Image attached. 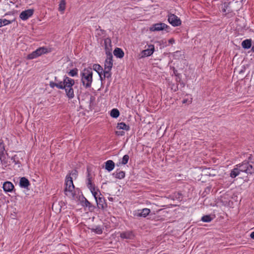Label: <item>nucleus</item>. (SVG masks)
<instances>
[{
    "instance_id": "nucleus-1",
    "label": "nucleus",
    "mask_w": 254,
    "mask_h": 254,
    "mask_svg": "<svg viewBox=\"0 0 254 254\" xmlns=\"http://www.w3.org/2000/svg\"><path fill=\"white\" fill-rule=\"evenodd\" d=\"M81 81L85 88L91 87L93 81L92 68H85L80 73Z\"/></svg>"
},
{
    "instance_id": "nucleus-2",
    "label": "nucleus",
    "mask_w": 254,
    "mask_h": 254,
    "mask_svg": "<svg viewBox=\"0 0 254 254\" xmlns=\"http://www.w3.org/2000/svg\"><path fill=\"white\" fill-rule=\"evenodd\" d=\"M240 172L246 173L248 174L254 173V167L248 162L244 161L242 164L237 165Z\"/></svg>"
},
{
    "instance_id": "nucleus-3",
    "label": "nucleus",
    "mask_w": 254,
    "mask_h": 254,
    "mask_svg": "<svg viewBox=\"0 0 254 254\" xmlns=\"http://www.w3.org/2000/svg\"><path fill=\"white\" fill-rule=\"evenodd\" d=\"M65 188L64 189V192L65 194L67 195V192H69L70 193L71 195H73V192L74 191L75 187L73 183L72 178L67 175L65 178Z\"/></svg>"
},
{
    "instance_id": "nucleus-4",
    "label": "nucleus",
    "mask_w": 254,
    "mask_h": 254,
    "mask_svg": "<svg viewBox=\"0 0 254 254\" xmlns=\"http://www.w3.org/2000/svg\"><path fill=\"white\" fill-rule=\"evenodd\" d=\"M48 53V49L45 47H40L33 51L27 56V59L32 60L35 59L42 54Z\"/></svg>"
},
{
    "instance_id": "nucleus-5",
    "label": "nucleus",
    "mask_w": 254,
    "mask_h": 254,
    "mask_svg": "<svg viewBox=\"0 0 254 254\" xmlns=\"http://www.w3.org/2000/svg\"><path fill=\"white\" fill-rule=\"evenodd\" d=\"M168 22L174 27L178 26L181 25V19L174 14H169L168 18Z\"/></svg>"
},
{
    "instance_id": "nucleus-6",
    "label": "nucleus",
    "mask_w": 254,
    "mask_h": 254,
    "mask_svg": "<svg viewBox=\"0 0 254 254\" xmlns=\"http://www.w3.org/2000/svg\"><path fill=\"white\" fill-rule=\"evenodd\" d=\"M5 147L2 140L0 139V160L3 165H6L7 163L5 157Z\"/></svg>"
},
{
    "instance_id": "nucleus-7",
    "label": "nucleus",
    "mask_w": 254,
    "mask_h": 254,
    "mask_svg": "<svg viewBox=\"0 0 254 254\" xmlns=\"http://www.w3.org/2000/svg\"><path fill=\"white\" fill-rule=\"evenodd\" d=\"M34 12V10L33 9L25 10L21 12L19 15V17L23 20H26L33 15Z\"/></svg>"
},
{
    "instance_id": "nucleus-8",
    "label": "nucleus",
    "mask_w": 254,
    "mask_h": 254,
    "mask_svg": "<svg viewBox=\"0 0 254 254\" xmlns=\"http://www.w3.org/2000/svg\"><path fill=\"white\" fill-rule=\"evenodd\" d=\"M100 195H102L101 193L100 194L99 197L97 198H96V201L98 207L99 209L104 210V209L107 207V204L106 202L105 198L104 197L100 196Z\"/></svg>"
},
{
    "instance_id": "nucleus-9",
    "label": "nucleus",
    "mask_w": 254,
    "mask_h": 254,
    "mask_svg": "<svg viewBox=\"0 0 254 254\" xmlns=\"http://www.w3.org/2000/svg\"><path fill=\"white\" fill-rule=\"evenodd\" d=\"M169 26L165 23H156L153 24L152 27L150 28V30L151 31H160L166 29Z\"/></svg>"
},
{
    "instance_id": "nucleus-10",
    "label": "nucleus",
    "mask_w": 254,
    "mask_h": 254,
    "mask_svg": "<svg viewBox=\"0 0 254 254\" xmlns=\"http://www.w3.org/2000/svg\"><path fill=\"white\" fill-rule=\"evenodd\" d=\"M150 212V210L148 208H143L142 210H138L134 213V216L137 217H146Z\"/></svg>"
},
{
    "instance_id": "nucleus-11",
    "label": "nucleus",
    "mask_w": 254,
    "mask_h": 254,
    "mask_svg": "<svg viewBox=\"0 0 254 254\" xmlns=\"http://www.w3.org/2000/svg\"><path fill=\"white\" fill-rule=\"evenodd\" d=\"M149 48L141 52V57H145L150 56L153 53L154 51V46L153 45H149Z\"/></svg>"
},
{
    "instance_id": "nucleus-12",
    "label": "nucleus",
    "mask_w": 254,
    "mask_h": 254,
    "mask_svg": "<svg viewBox=\"0 0 254 254\" xmlns=\"http://www.w3.org/2000/svg\"><path fill=\"white\" fill-rule=\"evenodd\" d=\"M64 82L65 88L72 87L75 83L74 80L73 79H71L66 76H64Z\"/></svg>"
},
{
    "instance_id": "nucleus-13",
    "label": "nucleus",
    "mask_w": 254,
    "mask_h": 254,
    "mask_svg": "<svg viewBox=\"0 0 254 254\" xmlns=\"http://www.w3.org/2000/svg\"><path fill=\"white\" fill-rule=\"evenodd\" d=\"M120 237L122 239L131 240V239H133L134 235L132 231H127L122 232L120 234Z\"/></svg>"
},
{
    "instance_id": "nucleus-14",
    "label": "nucleus",
    "mask_w": 254,
    "mask_h": 254,
    "mask_svg": "<svg viewBox=\"0 0 254 254\" xmlns=\"http://www.w3.org/2000/svg\"><path fill=\"white\" fill-rule=\"evenodd\" d=\"M3 189L5 192H11L14 189V185L10 182H5L3 184Z\"/></svg>"
},
{
    "instance_id": "nucleus-15",
    "label": "nucleus",
    "mask_w": 254,
    "mask_h": 254,
    "mask_svg": "<svg viewBox=\"0 0 254 254\" xmlns=\"http://www.w3.org/2000/svg\"><path fill=\"white\" fill-rule=\"evenodd\" d=\"M30 185V182L25 177H22L20 179L19 186L22 188L27 189Z\"/></svg>"
},
{
    "instance_id": "nucleus-16",
    "label": "nucleus",
    "mask_w": 254,
    "mask_h": 254,
    "mask_svg": "<svg viewBox=\"0 0 254 254\" xmlns=\"http://www.w3.org/2000/svg\"><path fill=\"white\" fill-rule=\"evenodd\" d=\"M93 69L98 73L100 76V80L102 81V72L104 70L102 67L99 64H94L93 65Z\"/></svg>"
},
{
    "instance_id": "nucleus-17",
    "label": "nucleus",
    "mask_w": 254,
    "mask_h": 254,
    "mask_svg": "<svg viewBox=\"0 0 254 254\" xmlns=\"http://www.w3.org/2000/svg\"><path fill=\"white\" fill-rule=\"evenodd\" d=\"M104 44L106 53L111 52V40L110 38H107L104 39Z\"/></svg>"
},
{
    "instance_id": "nucleus-18",
    "label": "nucleus",
    "mask_w": 254,
    "mask_h": 254,
    "mask_svg": "<svg viewBox=\"0 0 254 254\" xmlns=\"http://www.w3.org/2000/svg\"><path fill=\"white\" fill-rule=\"evenodd\" d=\"M105 169L109 172L112 171L115 168V163L113 161L109 160L107 161L105 163Z\"/></svg>"
},
{
    "instance_id": "nucleus-19",
    "label": "nucleus",
    "mask_w": 254,
    "mask_h": 254,
    "mask_svg": "<svg viewBox=\"0 0 254 254\" xmlns=\"http://www.w3.org/2000/svg\"><path fill=\"white\" fill-rule=\"evenodd\" d=\"M113 53L115 56L120 59L123 58L125 55L123 50L119 48H116Z\"/></svg>"
},
{
    "instance_id": "nucleus-20",
    "label": "nucleus",
    "mask_w": 254,
    "mask_h": 254,
    "mask_svg": "<svg viewBox=\"0 0 254 254\" xmlns=\"http://www.w3.org/2000/svg\"><path fill=\"white\" fill-rule=\"evenodd\" d=\"M65 90L66 95L69 99H72L74 96V91L72 87H70L67 88H64Z\"/></svg>"
},
{
    "instance_id": "nucleus-21",
    "label": "nucleus",
    "mask_w": 254,
    "mask_h": 254,
    "mask_svg": "<svg viewBox=\"0 0 254 254\" xmlns=\"http://www.w3.org/2000/svg\"><path fill=\"white\" fill-rule=\"evenodd\" d=\"M87 172H88V174H87L88 182H87V186L90 190H94V188H95V185L92 182V178L90 177V174L88 171V169H87Z\"/></svg>"
},
{
    "instance_id": "nucleus-22",
    "label": "nucleus",
    "mask_w": 254,
    "mask_h": 254,
    "mask_svg": "<svg viewBox=\"0 0 254 254\" xmlns=\"http://www.w3.org/2000/svg\"><path fill=\"white\" fill-rule=\"evenodd\" d=\"M117 128L119 129H123L127 131H128L129 130L130 127L129 126L127 125L125 123L121 122L117 124Z\"/></svg>"
},
{
    "instance_id": "nucleus-23",
    "label": "nucleus",
    "mask_w": 254,
    "mask_h": 254,
    "mask_svg": "<svg viewBox=\"0 0 254 254\" xmlns=\"http://www.w3.org/2000/svg\"><path fill=\"white\" fill-rule=\"evenodd\" d=\"M112 175L117 179H122L125 177V172L123 171H120L119 172H116L113 173Z\"/></svg>"
},
{
    "instance_id": "nucleus-24",
    "label": "nucleus",
    "mask_w": 254,
    "mask_h": 254,
    "mask_svg": "<svg viewBox=\"0 0 254 254\" xmlns=\"http://www.w3.org/2000/svg\"><path fill=\"white\" fill-rule=\"evenodd\" d=\"M252 46V41L251 39H247L243 41L242 43V46L244 49H248Z\"/></svg>"
},
{
    "instance_id": "nucleus-25",
    "label": "nucleus",
    "mask_w": 254,
    "mask_h": 254,
    "mask_svg": "<svg viewBox=\"0 0 254 254\" xmlns=\"http://www.w3.org/2000/svg\"><path fill=\"white\" fill-rule=\"evenodd\" d=\"M14 21V19L11 20H7L6 19L3 20L0 19V27H1L2 26L7 25L9 24H11Z\"/></svg>"
},
{
    "instance_id": "nucleus-26",
    "label": "nucleus",
    "mask_w": 254,
    "mask_h": 254,
    "mask_svg": "<svg viewBox=\"0 0 254 254\" xmlns=\"http://www.w3.org/2000/svg\"><path fill=\"white\" fill-rule=\"evenodd\" d=\"M111 70L110 69H104L103 70V76H102L103 80L105 79V78H107L108 79L111 78L112 73L111 72Z\"/></svg>"
},
{
    "instance_id": "nucleus-27",
    "label": "nucleus",
    "mask_w": 254,
    "mask_h": 254,
    "mask_svg": "<svg viewBox=\"0 0 254 254\" xmlns=\"http://www.w3.org/2000/svg\"><path fill=\"white\" fill-rule=\"evenodd\" d=\"M110 116L114 118H117L120 116V112L117 109H113L111 111Z\"/></svg>"
},
{
    "instance_id": "nucleus-28",
    "label": "nucleus",
    "mask_w": 254,
    "mask_h": 254,
    "mask_svg": "<svg viewBox=\"0 0 254 254\" xmlns=\"http://www.w3.org/2000/svg\"><path fill=\"white\" fill-rule=\"evenodd\" d=\"M240 172V171L239 169H238V167L236 168H234L231 172L230 177L233 178H235L236 177H237V176L239 175Z\"/></svg>"
},
{
    "instance_id": "nucleus-29",
    "label": "nucleus",
    "mask_w": 254,
    "mask_h": 254,
    "mask_svg": "<svg viewBox=\"0 0 254 254\" xmlns=\"http://www.w3.org/2000/svg\"><path fill=\"white\" fill-rule=\"evenodd\" d=\"M129 158V157L128 155H125L122 158V161L119 162V164H117V165L119 166L121 164L122 165L127 164Z\"/></svg>"
},
{
    "instance_id": "nucleus-30",
    "label": "nucleus",
    "mask_w": 254,
    "mask_h": 254,
    "mask_svg": "<svg viewBox=\"0 0 254 254\" xmlns=\"http://www.w3.org/2000/svg\"><path fill=\"white\" fill-rule=\"evenodd\" d=\"M65 4L66 2L65 0H61L60 4H59V10L60 11H63L65 10Z\"/></svg>"
},
{
    "instance_id": "nucleus-31",
    "label": "nucleus",
    "mask_w": 254,
    "mask_h": 254,
    "mask_svg": "<svg viewBox=\"0 0 254 254\" xmlns=\"http://www.w3.org/2000/svg\"><path fill=\"white\" fill-rule=\"evenodd\" d=\"M213 218L210 216V215H204L201 217V220L204 222H210Z\"/></svg>"
},
{
    "instance_id": "nucleus-32",
    "label": "nucleus",
    "mask_w": 254,
    "mask_h": 254,
    "mask_svg": "<svg viewBox=\"0 0 254 254\" xmlns=\"http://www.w3.org/2000/svg\"><path fill=\"white\" fill-rule=\"evenodd\" d=\"M113 64V62H107V61H105L104 64V69L111 70Z\"/></svg>"
},
{
    "instance_id": "nucleus-33",
    "label": "nucleus",
    "mask_w": 254,
    "mask_h": 254,
    "mask_svg": "<svg viewBox=\"0 0 254 254\" xmlns=\"http://www.w3.org/2000/svg\"><path fill=\"white\" fill-rule=\"evenodd\" d=\"M92 231L98 234H101L103 232L102 228L100 226H96L95 228H92Z\"/></svg>"
},
{
    "instance_id": "nucleus-34",
    "label": "nucleus",
    "mask_w": 254,
    "mask_h": 254,
    "mask_svg": "<svg viewBox=\"0 0 254 254\" xmlns=\"http://www.w3.org/2000/svg\"><path fill=\"white\" fill-rule=\"evenodd\" d=\"M78 69L76 68H74L70 70L68 72V74L71 76H74L77 75Z\"/></svg>"
},
{
    "instance_id": "nucleus-35",
    "label": "nucleus",
    "mask_w": 254,
    "mask_h": 254,
    "mask_svg": "<svg viewBox=\"0 0 254 254\" xmlns=\"http://www.w3.org/2000/svg\"><path fill=\"white\" fill-rule=\"evenodd\" d=\"M106 54L107 55V59H106L105 61H107V62H113V55L112 53H106Z\"/></svg>"
},
{
    "instance_id": "nucleus-36",
    "label": "nucleus",
    "mask_w": 254,
    "mask_h": 254,
    "mask_svg": "<svg viewBox=\"0 0 254 254\" xmlns=\"http://www.w3.org/2000/svg\"><path fill=\"white\" fill-rule=\"evenodd\" d=\"M57 87L60 89H64L65 88V86L64 85V82L63 81H60L57 83Z\"/></svg>"
},
{
    "instance_id": "nucleus-37",
    "label": "nucleus",
    "mask_w": 254,
    "mask_h": 254,
    "mask_svg": "<svg viewBox=\"0 0 254 254\" xmlns=\"http://www.w3.org/2000/svg\"><path fill=\"white\" fill-rule=\"evenodd\" d=\"M77 173L78 172L76 170H73L69 174V175H68V176L71 177V176H72L75 178H76L77 177Z\"/></svg>"
},
{
    "instance_id": "nucleus-38",
    "label": "nucleus",
    "mask_w": 254,
    "mask_h": 254,
    "mask_svg": "<svg viewBox=\"0 0 254 254\" xmlns=\"http://www.w3.org/2000/svg\"><path fill=\"white\" fill-rule=\"evenodd\" d=\"M84 205L86 207H88L89 208L94 207L92 206V204L86 198H85Z\"/></svg>"
},
{
    "instance_id": "nucleus-39",
    "label": "nucleus",
    "mask_w": 254,
    "mask_h": 254,
    "mask_svg": "<svg viewBox=\"0 0 254 254\" xmlns=\"http://www.w3.org/2000/svg\"><path fill=\"white\" fill-rule=\"evenodd\" d=\"M90 190L96 200V198H97L98 197H97L98 193H97V192L95 191V188H94V190Z\"/></svg>"
},
{
    "instance_id": "nucleus-40",
    "label": "nucleus",
    "mask_w": 254,
    "mask_h": 254,
    "mask_svg": "<svg viewBox=\"0 0 254 254\" xmlns=\"http://www.w3.org/2000/svg\"><path fill=\"white\" fill-rule=\"evenodd\" d=\"M15 157H16V155H14V156L12 157L11 160L13 161V162L15 164H18V167H19L20 166L19 164H20V162L18 160H17V161L15 160Z\"/></svg>"
},
{
    "instance_id": "nucleus-41",
    "label": "nucleus",
    "mask_w": 254,
    "mask_h": 254,
    "mask_svg": "<svg viewBox=\"0 0 254 254\" xmlns=\"http://www.w3.org/2000/svg\"><path fill=\"white\" fill-rule=\"evenodd\" d=\"M176 76V81H177V82L181 83V81L182 80L181 74L179 73Z\"/></svg>"
},
{
    "instance_id": "nucleus-42",
    "label": "nucleus",
    "mask_w": 254,
    "mask_h": 254,
    "mask_svg": "<svg viewBox=\"0 0 254 254\" xmlns=\"http://www.w3.org/2000/svg\"><path fill=\"white\" fill-rule=\"evenodd\" d=\"M115 133L118 136H123L125 135V132L124 131H116Z\"/></svg>"
},
{
    "instance_id": "nucleus-43",
    "label": "nucleus",
    "mask_w": 254,
    "mask_h": 254,
    "mask_svg": "<svg viewBox=\"0 0 254 254\" xmlns=\"http://www.w3.org/2000/svg\"><path fill=\"white\" fill-rule=\"evenodd\" d=\"M50 86L51 88H54L55 87H57V82H54L53 81H51L50 82Z\"/></svg>"
},
{
    "instance_id": "nucleus-44",
    "label": "nucleus",
    "mask_w": 254,
    "mask_h": 254,
    "mask_svg": "<svg viewBox=\"0 0 254 254\" xmlns=\"http://www.w3.org/2000/svg\"><path fill=\"white\" fill-rule=\"evenodd\" d=\"M230 2H224V7L225 8V9H226L227 10L229 8V4H230Z\"/></svg>"
},
{
    "instance_id": "nucleus-45",
    "label": "nucleus",
    "mask_w": 254,
    "mask_h": 254,
    "mask_svg": "<svg viewBox=\"0 0 254 254\" xmlns=\"http://www.w3.org/2000/svg\"><path fill=\"white\" fill-rule=\"evenodd\" d=\"M169 43L171 44H173L175 43V40L173 38H171L169 40Z\"/></svg>"
},
{
    "instance_id": "nucleus-46",
    "label": "nucleus",
    "mask_w": 254,
    "mask_h": 254,
    "mask_svg": "<svg viewBox=\"0 0 254 254\" xmlns=\"http://www.w3.org/2000/svg\"><path fill=\"white\" fill-rule=\"evenodd\" d=\"M173 72L175 76L179 74V73H178L177 70L176 69L175 67H173Z\"/></svg>"
},
{
    "instance_id": "nucleus-47",
    "label": "nucleus",
    "mask_w": 254,
    "mask_h": 254,
    "mask_svg": "<svg viewBox=\"0 0 254 254\" xmlns=\"http://www.w3.org/2000/svg\"><path fill=\"white\" fill-rule=\"evenodd\" d=\"M250 237L252 239H254V232H253L251 235H250Z\"/></svg>"
},
{
    "instance_id": "nucleus-48",
    "label": "nucleus",
    "mask_w": 254,
    "mask_h": 254,
    "mask_svg": "<svg viewBox=\"0 0 254 254\" xmlns=\"http://www.w3.org/2000/svg\"><path fill=\"white\" fill-rule=\"evenodd\" d=\"M108 199H109L110 201H113V200H114V198H113V197H108Z\"/></svg>"
},
{
    "instance_id": "nucleus-49",
    "label": "nucleus",
    "mask_w": 254,
    "mask_h": 254,
    "mask_svg": "<svg viewBox=\"0 0 254 254\" xmlns=\"http://www.w3.org/2000/svg\"><path fill=\"white\" fill-rule=\"evenodd\" d=\"M226 10H227V9H225V8L223 7V9H222V11H223V12H226Z\"/></svg>"
},
{
    "instance_id": "nucleus-50",
    "label": "nucleus",
    "mask_w": 254,
    "mask_h": 254,
    "mask_svg": "<svg viewBox=\"0 0 254 254\" xmlns=\"http://www.w3.org/2000/svg\"><path fill=\"white\" fill-rule=\"evenodd\" d=\"M180 84L183 85V87H184L185 85V83L182 81H181Z\"/></svg>"
},
{
    "instance_id": "nucleus-51",
    "label": "nucleus",
    "mask_w": 254,
    "mask_h": 254,
    "mask_svg": "<svg viewBox=\"0 0 254 254\" xmlns=\"http://www.w3.org/2000/svg\"><path fill=\"white\" fill-rule=\"evenodd\" d=\"M187 100L186 99H184V100H183L182 102H183V103L184 104V103H187Z\"/></svg>"
},
{
    "instance_id": "nucleus-52",
    "label": "nucleus",
    "mask_w": 254,
    "mask_h": 254,
    "mask_svg": "<svg viewBox=\"0 0 254 254\" xmlns=\"http://www.w3.org/2000/svg\"><path fill=\"white\" fill-rule=\"evenodd\" d=\"M252 50L254 52V46H253L252 48Z\"/></svg>"
},
{
    "instance_id": "nucleus-53",
    "label": "nucleus",
    "mask_w": 254,
    "mask_h": 254,
    "mask_svg": "<svg viewBox=\"0 0 254 254\" xmlns=\"http://www.w3.org/2000/svg\"><path fill=\"white\" fill-rule=\"evenodd\" d=\"M55 81H58V80H57V77H55Z\"/></svg>"
},
{
    "instance_id": "nucleus-54",
    "label": "nucleus",
    "mask_w": 254,
    "mask_h": 254,
    "mask_svg": "<svg viewBox=\"0 0 254 254\" xmlns=\"http://www.w3.org/2000/svg\"><path fill=\"white\" fill-rule=\"evenodd\" d=\"M179 52H179V51H177V52H176V54H177V53H179Z\"/></svg>"
}]
</instances>
